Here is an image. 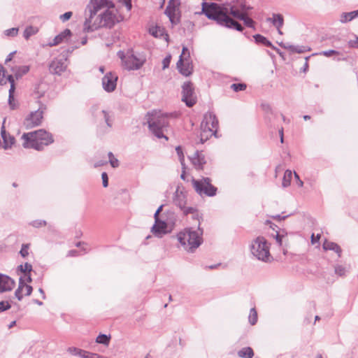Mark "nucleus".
<instances>
[{
  "label": "nucleus",
  "instance_id": "c756f323",
  "mask_svg": "<svg viewBox=\"0 0 358 358\" xmlns=\"http://www.w3.org/2000/svg\"><path fill=\"white\" fill-rule=\"evenodd\" d=\"M29 70V66H22L13 69V71L15 74V76L18 78L22 77L23 75L26 74Z\"/></svg>",
  "mask_w": 358,
  "mask_h": 358
},
{
  "label": "nucleus",
  "instance_id": "7c9ffc66",
  "mask_svg": "<svg viewBox=\"0 0 358 358\" xmlns=\"http://www.w3.org/2000/svg\"><path fill=\"white\" fill-rule=\"evenodd\" d=\"M38 31L36 27L29 26L24 31L23 36L26 40H28L31 36L36 34Z\"/></svg>",
  "mask_w": 358,
  "mask_h": 358
},
{
  "label": "nucleus",
  "instance_id": "cd10ccee",
  "mask_svg": "<svg viewBox=\"0 0 358 358\" xmlns=\"http://www.w3.org/2000/svg\"><path fill=\"white\" fill-rule=\"evenodd\" d=\"M238 355L241 358H252L254 356V352L251 348L246 347L239 350Z\"/></svg>",
  "mask_w": 358,
  "mask_h": 358
},
{
  "label": "nucleus",
  "instance_id": "3c124183",
  "mask_svg": "<svg viewBox=\"0 0 358 358\" xmlns=\"http://www.w3.org/2000/svg\"><path fill=\"white\" fill-rule=\"evenodd\" d=\"M176 152L179 156V158H180V160L181 162V163L183 162L184 161V155H183V153H182V149L180 146L177 147L176 148Z\"/></svg>",
  "mask_w": 358,
  "mask_h": 358
},
{
  "label": "nucleus",
  "instance_id": "e433bc0d",
  "mask_svg": "<svg viewBox=\"0 0 358 358\" xmlns=\"http://www.w3.org/2000/svg\"><path fill=\"white\" fill-rule=\"evenodd\" d=\"M96 341L99 343L108 345L109 343L110 336L108 337L106 335L101 334V335L98 336Z\"/></svg>",
  "mask_w": 358,
  "mask_h": 358
},
{
  "label": "nucleus",
  "instance_id": "c03bdc74",
  "mask_svg": "<svg viewBox=\"0 0 358 358\" xmlns=\"http://www.w3.org/2000/svg\"><path fill=\"white\" fill-rule=\"evenodd\" d=\"M72 14L73 13L71 11L66 12L60 16V20H62L63 22L67 21L71 17Z\"/></svg>",
  "mask_w": 358,
  "mask_h": 358
},
{
  "label": "nucleus",
  "instance_id": "6e6552de",
  "mask_svg": "<svg viewBox=\"0 0 358 358\" xmlns=\"http://www.w3.org/2000/svg\"><path fill=\"white\" fill-rule=\"evenodd\" d=\"M191 181L194 190L199 195L213 196L216 194L217 188L211 184L210 178H203L201 180L192 178Z\"/></svg>",
  "mask_w": 358,
  "mask_h": 358
},
{
  "label": "nucleus",
  "instance_id": "49530a36",
  "mask_svg": "<svg viewBox=\"0 0 358 358\" xmlns=\"http://www.w3.org/2000/svg\"><path fill=\"white\" fill-rule=\"evenodd\" d=\"M320 238H321L320 234H318L315 236L314 234H313L311 236V243L313 245H315V243H318Z\"/></svg>",
  "mask_w": 358,
  "mask_h": 358
},
{
  "label": "nucleus",
  "instance_id": "f3484780",
  "mask_svg": "<svg viewBox=\"0 0 358 358\" xmlns=\"http://www.w3.org/2000/svg\"><path fill=\"white\" fill-rule=\"evenodd\" d=\"M14 287L15 282L12 278L0 273V292L10 291Z\"/></svg>",
  "mask_w": 358,
  "mask_h": 358
},
{
  "label": "nucleus",
  "instance_id": "9b49d317",
  "mask_svg": "<svg viewBox=\"0 0 358 358\" xmlns=\"http://www.w3.org/2000/svg\"><path fill=\"white\" fill-rule=\"evenodd\" d=\"M122 66L127 70H136L140 69L145 62L142 57H137L133 54H127L122 57Z\"/></svg>",
  "mask_w": 358,
  "mask_h": 358
},
{
  "label": "nucleus",
  "instance_id": "1a4fd4ad",
  "mask_svg": "<svg viewBox=\"0 0 358 358\" xmlns=\"http://www.w3.org/2000/svg\"><path fill=\"white\" fill-rule=\"evenodd\" d=\"M177 68L179 72L185 76H189L193 71V66L190 61V55L186 47H183L182 54L177 62Z\"/></svg>",
  "mask_w": 358,
  "mask_h": 358
},
{
  "label": "nucleus",
  "instance_id": "2f4dec72",
  "mask_svg": "<svg viewBox=\"0 0 358 358\" xmlns=\"http://www.w3.org/2000/svg\"><path fill=\"white\" fill-rule=\"evenodd\" d=\"M10 78H11L12 80H14L12 76H6L3 67L0 65V85L6 84L7 82H9L11 84Z\"/></svg>",
  "mask_w": 358,
  "mask_h": 358
},
{
  "label": "nucleus",
  "instance_id": "f257e3e1",
  "mask_svg": "<svg viewBox=\"0 0 358 358\" xmlns=\"http://www.w3.org/2000/svg\"><path fill=\"white\" fill-rule=\"evenodd\" d=\"M90 16L84 23V29L92 31L103 27H113L123 20L114 3L109 0H90L87 6Z\"/></svg>",
  "mask_w": 358,
  "mask_h": 358
},
{
  "label": "nucleus",
  "instance_id": "a211bd4d",
  "mask_svg": "<svg viewBox=\"0 0 358 358\" xmlns=\"http://www.w3.org/2000/svg\"><path fill=\"white\" fill-rule=\"evenodd\" d=\"M31 292L32 287L20 280L15 294L18 300H21L24 296L31 294Z\"/></svg>",
  "mask_w": 358,
  "mask_h": 358
},
{
  "label": "nucleus",
  "instance_id": "423d86ee",
  "mask_svg": "<svg viewBox=\"0 0 358 358\" xmlns=\"http://www.w3.org/2000/svg\"><path fill=\"white\" fill-rule=\"evenodd\" d=\"M218 121L215 115L206 114L201 124L200 139L203 143L215 135L217 131Z\"/></svg>",
  "mask_w": 358,
  "mask_h": 358
},
{
  "label": "nucleus",
  "instance_id": "0eeeda50",
  "mask_svg": "<svg viewBox=\"0 0 358 358\" xmlns=\"http://www.w3.org/2000/svg\"><path fill=\"white\" fill-rule=\"evenodd\" d=\"M251 252L257 259L268 262L271 259L270 247L264 237H257L252 243Z\"/></svg>",
  "mask_w": 358,
  "mask_h": 358
},
{
  "label": "nucleus",
  "instance_id": "bb28decb",
  "mask_svg": "<svg viewBox=\"0 0 358 358\" xmlns=\"http://www.w3.org/2000/svg\"><path fill=\"white\" fill-rule=\"evenodd\" d=\"M358 17V10L350 13H344L341 15V22L345 23Z\"/></svg>",
  "mask_w": 358,
  "mask_h": 358
},
{
  "label": "nucleus",
  "instance_id": "dca6fc26",
  "mask_svg": "<svg viewBox=\"0 0 358 358\" xmlns=\"http://www.w3.org/2000/svg\"><path fill=\"white\" fill-rule=\"evenodd\" d=\"M178 206L180 208V209L182 210V213L184 215H187L188 214H192V215H194L196 217V219L198 220V229L201 230L200 223H201V216L200 215L198 210L192 206H186L185 201H179Z\"/></svg>",
  "mask_w": 358,
  "mask_h": 358
},
{
  "label": "nucleus",
  "instance_id": "4468645a",
  "mask_svg": "<svg viewBox=\"0 0 358 358\" xmlns=\"http://www.w3.org/2000/svg\"><path fill=\"white\" fill-rule=\"evenodd\" d=\"M117 76L112 72L106 73L102 80L104 90L107 92H113L117 85Z\"/></svg>",
  "mask_w": 358,
  "mask_h": 358
},
{
  "label": "nucleus",
  "instance_id": "5fc2aeb1",
  "mask_svg": "<svg viewBox=\"0 0 358 358\" xmlns=\"http://www.w3.org/2000/svg\"><path fill=\"white\" fill-rule=\"evenodd\" d=\"M77 255H78L77 251L75 250H70L69 252V255L71 256V257H73V256H76Z\"/></svg>",
  "mask_w": 358,
  "mask_h": 358
},
{
  "label": "nucleus",
  "instance_id": "f03ea898",
  "mask_svg": "<svg viewBox=\"0 0 358 358\" xmlns=\"http://www.w3.org/2000/svg\"><path fill=\"white\" fill-rule=\"evenodd\" d=\"M250 8L246 6L245 0H235L233 4L230 6L229 9L225 6H221L215 3H203L202 10L203 13L209 18L217 21L221 25H224L229 28H234L238 31H242V26L231 19L228 13H229L236 18V15L234 12L238 13H248Z\"/></svg>",
  "mask_w": 358,
  "mask_h": 358
},
{
  "label": "nucleus",
  "instance_id": "052dcab7",
  "mask_svg": "<svg viewBox=\"0 0 358 358\" xmlns=\"http://www.w3.org/2000/svg\"><path fill=\"white\" fill-rule=\"evenodd\" d=\"M303 119H304L305 120H310V117L309 115H304V116H303Z\"/></svg>",
  "mask_w": 358,
  "mask_h": 358
},
{
  "label": "nucleus",
  "instance_id": "4be33fe9",
  "mask_svg": "<svg viewBox=\"0 0 358 358\" xmlns=\"http://www.w3.org/2000/svg\"><path fill=\"white\" fill-rule=\"evenodd\" d=\"M1 135L3 138L2 148L8 149L15 143V138L6 132L5 126L3 124L1 129Z\"/></svg>",
  "mask_w": 358,
  "mask_h": 358
},
{
  "label": "nucleus",
  "instance_id": "393cba45",
  "mask_svg": "<svg viewBox=\"0 0 358 358\" xmlns=\"http://www.w3.org/2000/svg\"><path fill=\"white\" fill-rule=\"evenodd\" d=\"M236 15V18L241 20L244 22L245 24L248 27H252L254 25V21L248 17V13H238L237 11L234 12Z\"/></svg>",
  "mask_w": 358,
  "mask_h": 358
},
{
  "label": "nucleus",
  "instance_id": "58836bf2",
  "mask_svg": "<svg viewBox=\"0 0 358 358\" xmlns=\"http://www.w3.org/2000/svg\"><path fill=\"white\" fill-rule=\"evenodd\" d=\"M29 245H30L29 244H24V245H22V248H21L20 252V253L22 255V257H26L28 256Z\"/></svg>",
  "mask_w": 358,
  "mask_h": 358
},
{
  "label": "nucleus",
  "instance_id": "69168bd1",
  "mask_svg": "<svg viewBox=\"0 0 358 358\" xmlns=\"http://www.w3.org/2000/svg\"><path fill=\"white\" fill-rule=\"evenodd\" d=\"M192 218L198 222L196 217L194 215H192Z\"/></svg>",
  "mask_w": 358,
  "mask_h": 358
},
{
  "label": "nucleus",
  "instance_id": "a19ab883",
  "mask_svg": "<svg viewBox=\"0 0 358 358\" xmlns=\"http://www.w3.org/2000/svg\"><path fill=\"white\" fill-rule=\"evenodd\" d=\"M255 38L257 42L262 43L266 45H270V42L262 35L257 34L255 36Z\"/></svg>",
  "mask_w": 358,
  "mask_h": 358
},
{
  "label": "nucleus",
  "instance_id": "aec40b11",
  "mask_svg": "<svg viewBox=\"0 0 358 358\" xmlns=\"http://www.w3.org/2000/svg\"><path fill=\"white\" fill-rule=\"evenodd\" d=\"M71 36V31L70 29H66L61 32L59 34L56 36L52 42L49 43L50 47L57 45L63 42L67 41Z\"/></svg>",
  "mask_w": 358,
  "mask_h": 358
},
{
  "label": "nucleus",
  "instance_id": "79ce46f5",
  "mask_svg": "<svg viewBox=\"0 0 358 358\" xmlns=\"http://www.w3.org/2000/svg\"><path fill=\"white\" fill-rule=\"evenodd\" d=\"M320 55L325 56V57H331V56L338 55L339 53L336 50H331L324 51V52L320 53Z\"/></svg>",
  "mask_w": 358,
  "mask_h": 358
},
{
  "label": "nucleus",
  "instance_id": "39448f33",
  "mask_svg": "<svg viewBox=\"0 0 358 358\" xmlns=\"http://www.w3.org/2000/svg\"><path fill=\"white\" fill-rule=\"evenodd\" d=\"M148 116V124L152 132L157 138H164L167 141L168 138L163 134L162 129L168 126V116L161 111H154Z\"/></svg>",
  "mask_w": 358,
  "mask_h": 358
},
{
  "label": "nucleus",
  "instance_id": "864d4df0",
  "mask_svg": "<svg viewBox=\"0 0 358 358\" xmlns=\"http://www.w3.org/2000/svg\"><path fill=\"white\" fill-rule=\"evenodd\" d=\"M163 206H160L155 213V220L159 218V214L162 211Z\"/></svg>",
  "mask_w": 358,
  "mask_h": 358
},
{
  "label": "nucleus",
  "instance_id": "09e8293b",
  "mask_svg": "<svg viewBox=\"0 0 358 358\" xmlns=\"http://www.w3.org/2000/svg\"><path fill=\"white\" fill-rule=\"evenodd\" d=\"M335 272L339 275H343L345 273V269L342 266H337L335 268Z\"/></svg>",
  "mask_w": 358,
  "mask_h": 358
},
{
  "label": "nucleus",
  "instance_id": "774afa93",
  "mask_svg": "<svg viewBox=\"0 0 358 358\" xmlns=\"http://www.w3.org/2000/svg\"><path fill=\"white\" fill-rule=\"evenodd\" d=\"M316 358H322L321 355H317Z\"/></svg>",
  "mask_w": 358,
  "mask_h": 358
},
{
  "label": "nucleus",
  "instance_id": "72a5a7b5",
  "mask_svg": "<svg viewBox=\"0 0 358 358\" xmlns=\"http://www.w3.org/2000/svg\"><path fill=\"white\" fill-rule=\"evenodd\" d=\"M10 79L11 80V85H10V88L9 90L8 102H9V105H10V108L12 109H14L15 107V105L13 103V101H14L13 93L15 91V85H14V80H12L11 78H10Z\"/></svg>",
  "mask_w": 358,
  "mask_h": 358
},
{
  "label": "nucleus",
  "instance_id": "603ef678",
  "mask_svg": "<svg viewBox=\"0 0 358 358\" xmlns=\"http://www.w3.org/2000/svg\"><path fill=\"white\" fill-rule=\"evenodd\" d=\"M294 177L296 180L297 185L299 187H301L303 185V181L299 178V175L296 173H294Z\"/></svg>",
  "mask_w": 358,
  "mask_h": 358
},
{
  "label": "nucleus",
  "instance_id": "8fccbe9b",
  "mask_svg": "<svg viewBox=\"0 0 358 358\" xmlns=\"http://www.w3.org/2000/svg\"><path fill=\"white\" fill-rule=\"evenodd\" d=\"M122 5H124L127 10L129 11L131 9V0H122Z\"/></svg>",
  "mask_w": 358,
  "mask_h": 358
},
{
  "label": "nucleus",
  "instance_id": "ea45409f",
  "mask_svg": "<svg viewBox=\"0 0 358 358\" xmlns=\"http://www.w3.org/2000/svg\"><path fill=\"white\" fill-rule=\"evenodd\" d=\"M17 34H18V29L17 28H11V29H8L5 31V34L7 36L13 37V36H17Z\"/></svg>",
  "mask_w": 358,
  "mask_h": 358
},
{
  "label": "nucleus",
  "instance_id": "680f3d73",
  "mask_svg": "<svg viewBox=\"0 0 358 358\" xmlns=\"http://www.w3.org/2000/svg\"><path fill=\"white\" fill-rule=\"evenodd\" d=\"M85 245L83 243H81V242H78V243H76V246L77 247H80L81 245Z\"/></svg>",
  "mask_w": 358,
  "mask_h": 358
},
{
  "label": "nucleus",
  "instance_id": "4c0bfd02",
  "mask_svg": "<svg viewBox=\"0 0 358 358\" xmlns=\"http://www.w3.org/2000/svg\"><path fill=\"white\" fill-rule=\"evenodd\" d=\"M108 157H109V162L110 165L113 168H116L119 166V161L117 159H116L112 152L108 153Z\"/></svg>",
  "mask_w": 358,
  "mask_h": 358
},
{
  "label": "nucleus",
  "instance_id": "9d476101",
  "mask_svg": "<svg viewBox=\"0 0 358 358\" xmlns=\"http://www.w3.org/2000/svg\"><path fill=\"white\" fill-rule=\"evenodd\" d=\"M180 0H170L166 8L165 13L172 24H177L180 18Z\"/></svg>",
  "mask_w": 358,
  "mask_h": 358
},
{
  "label": "nucleus",
  "instance_id": "c85d7f7f",
  "mask_svg": "<svg viewBox=\"0 0 358 358\" xmlns=\"http://www.w3.org/2000/svg\"><path fill=\"white\" fill-rule=\"evenodd\" d=\"M19 268L22 273H24L25 276L27 277V280L30 282L31 281L30 276V273L32 270L31 265L28 263H25L24 265H20Z\"/></svg>",
  "mask_w": 358,
  "mask_h": 358
},
{
  "label": "nucleus",
  "instance_id": "e2e57ef3",
  "mask_svg": "<svg viewBox=\"0 0 358 358\" xmlns=\"http://www.w3.org/2000/svg\"><path fill=\"white\" fill-rule=\"evenodd\" d=\"M99 70L101 73H103V71H104L103 67H100Z\"/></svg>",
  "mask_w": 358,
  "mask_h": 358
},
{
  "label": "nucleus",
  "instance_id": "2eb2a0df",
  "mask_svg": "<svg viewBox=\"0 0 358 358\" xmlns=\"http://www.w3.org/2000/svg\"><path fill=\"white\" fill-rule=\"evenodd\" d=\"M66 60L55 59L49 66L50 72L52 74L61 75L66 69Z\"/></svg>",
  "mask_w": 358,
  "mask_h": 358
},
{
  "label": "nucleus",
  "instance_id": "de8ad7c7",
  "mask_svg": "<svg viewBox=\"0 0 358 358\" xmlns=\"http://www.w3.org/2000/svg\"><path fill=\"white\" fill-rule=\"evenodd\" d=\"M101 178H102V180H103V187H108V175H107V173L106 172L102 173Z\"/></svg>",
  "mask_w": 358,
  "mask_h": 358
},
{
  "label": "nucleus",
  "instance_id": "20e7f679",
  "mask_svg": "<svg viewBox=\"0 0 358 358\" xmlns=\"http://www.w3.org/2000/svg\"><path fill=\"white\" fill-rule=\"evenodd\" d=\"M201 234L197 232L192 231L190 228H185L178 232L176 235V238L180 246L183 250L187 252H194L202 242V230H199Z\"/></svg>",
  "mask_w": 358,
  "mask_h": 358
},
{
  "label": "nucleus",
  "instance_id": "c9c22d12",
  "mask_svg": "<svg viewBox=\"0 0 358 358\" xmlns=\"http://www.w3.org/2000/svg\"><path fill=\"white\" fill-rule=\"evenodd\" d=\"M247 87V85L244 83H234L231 85V88L234 92L244 91Z\"/></svg>",
  "mask_w": 358,
  "mask_h": 358
},
{
  "label": "nucleus",
  "instance_id": "13d9d810",
  "mask_svg": "<svg viewBox=\"0 0 358 358\" xmlns=\"http://www.w3.org/2000/svg\"><path fill=\"white\" fill-rule=\"evenodd\" d=\"M276 241H277L280 245H281V244H282V239H281V236H280L279 234H277V235H276Z\"/></svg>",
  "mask_w": 358,
  "mask_h": 358
},
{
  "label": "nucleus",
  "instance_id": "bf43d9fd",
  "mask_svg": "<svg viewBox=\"0 0 358 358\" xmlns=\"http://www.w3.org/2000/svg\"><path fill=\"white\" fill-rule=\"evenodd\" d=\"M102 113H103V115L104 117L106 118V121L107 124H108V125H110V124H109V123H108V117H107V115H106V113L104 111H103V112H102Z\"/></svg>",
  "mask_w": 358,
  "mask_h": 358
},
{
  "label": "nucleus",
  "instance_id": "6ab92c4d",
  "mask_svg": "<svg viewBox=\"0 0 358 358\" xmlns=\"http://www.w3.org/2000/svg\"><path fill=\"white\" fill-rule=\"evenodd\" d=\"M191 162L196 169L202 170L206 164L205 156L201 152H196L191 157Z\"/></svg>",
  "mask_w": 358,
  "mask_h": 358
},
{
  "label": "nucleus",
  "instance_id": "f8f14e48",
  "mask_svg": "<svg viewBox=\"0 0 358 358\" xmlns=\"http://www.w3.org/2000/svg\"><path fill=\"white\" fill-rule=\"evenodd\" d=\"M43 119V111L38 109L34 112H31L28 115L23 122L24 127L29 129L41 124Z\"/></svg>",
  "mask_w": 358,
  "mask_h": 358
},
{
  "label": "nucleus",
  "instance_id": "4d7b16f0",
  "mask_svg": "<svg viewBox=\"0 0 358 358\" xmlns=\"http://www.w3.org/2000/svg\"><path fill=\"white\" fill-rule=\"evenodd\" d=\"M280 137V141L281 143H283V129L281 128L279 130Z\"/></svg>",
  "mask_w": 358,
  "mask_h": 358
},
{
  "label": "nucleus",
  "instance_id": "b1692460",
  "mask_svg": "<svg viewBox=\"0 0 358 358\" xmlns=\"http://www.w3.org/2000/svg\"><path fill=\"white\" fill-rule=\"evenodd\" d=\"M149 32L155 38H163L168 41L169 36L165 33L164 29L160 26H152L149 29Z\"/></svg>",
  "mask_w": 358,
  "mask_h": 358
},
{
  "label": "nucleus",
  "instance_id": "7ed1b4c3",
  "mask_svg": "<svg viewBox=\"0 0 358 358\" xmlns=\"http://www.w3.org/2000/svg\"><path fill=\"white\" fill-rule=\"evenodd\" d=\"M21 140L23 148H32L38 151L43 150L45 146L54 142L52 134L44 129L24 133Z\"/></svg>",
  "mask_w": 358,
  "mask_h": 358
},
{
  "label": "nucleus",
  "instance_id": "ddd939ff",
  "mask_svg": "<svg viewBox=\"0 0 358 358\" xmlns=\"http://www.w3.org/2000/svg\"><path fill=\"white\" fill-rule=\"evenodd\" d=\"M182 100L188 107L193 106L196 102V98L194 94L192 84L189 82L184 83L182 86Z\"/></svg>",
  "mask_w": 358,
  "mask_h": 358
},
{
  "label": "nucleus",
  "instance_id": "338daca9",
  "mask_svg": "<svg viewBox=\"0 0 358 358\" xmlns=\"http://www.w3.org/2000/svg\"><path fill=\"white\" fill-rule=\"evenodd\" d=\"M105 163H99L97 164L96 166H101V165H103Z\"/></svg>",
  "mask_w": 358,
  "mask_h": 358
},
{
  "label": "nucleus",
  "instance_id": "37998d69",
  "mask_svg": "<svg viewBox=\"0 0 358 358\" xmlns=\"http://www.w3.org/2000/svg\"><path fill=\"white\" fill-rule=\"evenodd\" d=\"M10 308V305L8 301L0 302V313L9 309Z\"/></svg>",
  "mask_w": 358,
  "mask_h": 358
},
{
  "label": "nucleus",
  "instance_id": "473e14b6",
  "mask_svg": "<svg viewBox=\"0 0 358 358\" xmlns=\"http://www.w3.org/2000/svg\"><path fill=\"white\" fill-rule=\"evenodd\" d=\"M292 178V172L290 170H286L282 178V186L285 187L289 186L291 184Z\"/></svg>",
  "mask_w": 358,
  "mask_h": 358
},
{
  "label": "nucleus",
  "instance_id": "f704fd0d",
  "mask_svg": "<svg viewBox=\"0 0 358 358\" xmlns=\"http://www.w3.org/2000/svg\"><path fill=\"white\" fill-rule=\"evenodd\" d=\"M249 322L252 325H255L258 319L257 312L255 308H251L248 316Z\"/></svg>",
  "mask_w": 358,
  "mask_h": 358
},
{
  "label": "nucleus",
  "instance_id": "a878e982",
  "mask_svg": "<svg viewBox=\"0 0 358 358\" xmlns=\"http://www.w3.org/2000/svg\"><path fill=\"white\" fill-rule=\"evenodd\" d=\"M268 20H271L273 24L277 27L279 34H282L280 28L282 27L284 22L282 15L280 14H274L273 18Z\"/></svg>",
  "mask_w": 358,
  "mask_h": 358
},
{
  "label": "nucleus",
  "instance_id": "0e129e2a",
  "mask_svg": "<svg viewBox=\"0 0 358 358\" xmlns=\"http://www.w3.org/2000/svg\"><path fill=\"white\" fill-rule=\"evenodd\" d=\"M181 178L185 180V173H182Z\"/></svg>",
  "mask_w": 358,
  "mask_h": 358
},
{
  "label": "nucleus",
  "instance_id": "5701e85b",
  "mask_svg": "<svg viewBox=\"0 0 358 358\" xmlns=\"http://www.w3.org/2000/svg\"><path fill=\"white\" fill-rule=\"evenodd\" d=\"M322 248L325 251L331 250L335 252L338 257H341V256L342 250L341 247L336 243L325 240L323 243Z\"/></svg>",
  "mask_w": 358,
  "mask_h": 358
},
{
  "label": "nucleus",
  "instance_id": "412c9836",
  "mask_svg": "<svg viewBox=\"0 0 358 358\" xmlns=\"http://www.w3.org/2000/svg\"><path fill=\"white\" fill-rule=\"evenodd\" d=\"M167 224L160 220L159 218L155 219V223L152 228V233L157 236H162L165 234L167 231Z\"/></svg>",
  "mask_w": 358,
  "mask_h": 358
},
{
  "label": "nucleus",
  "instance_id": "6e6d98bb",
  "mask_svg": "<svg viewBox=\"0 0 358 358\" xmlns=\"http://www.w3.org/2000/svg\"><path fill=\"white\" fill-rule=\"evenodd\" d=\"M80 350H78V349H76V348H73V349H71V348H69V351L72 353H74V354H76V355H79V351Z\"/></svg>",
  "mask_w": 358,
  "mask_h": 358
},
{
  "label": "nucleus",
  "instance_id": "a18cd8bd",
  "mask_svg": "<svg viewBox=\"0 0 358 358\" xmlns=\"http://www.w3.org/2000/svg\"><path fill=\"white\" fill-rule=\"evenodd\" d=\"M171 55H168L166 57H165L162 62V64H163V69H166L169 67V64H170V62H171Z\"/></svg>",
  "mask_w": 358,
  "mask_h": 358
}]
</instances>
